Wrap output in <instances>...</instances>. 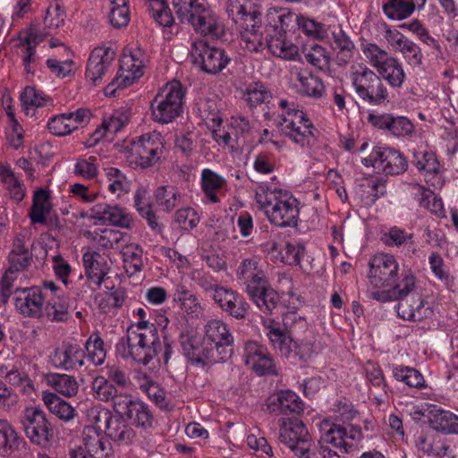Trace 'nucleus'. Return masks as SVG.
Masks as SVG:
<instances>
[{
  "mask_svg": "<svg viewBox=\"0 0 458 458\" xmlns=\"http://www.w3.org/2000/svg\"><path fill=\"white\" fill-rule=\"evenodd\" d=\"M114 59V52L110 47H99L92 50L85 72L86 79L98 85L107 72Z\"/></svg>",
  "mask_w": 458,
  "mask_h": 458,
  "instance_id": "obj_26",
  "label": "nucleus"
},
{
  "mask_svg": "<svg viewBox=\"0 0 458 458\" xmlns=\"http://www.w3.org/2000/svg\"><path fill=\"white\" fill-rule=\"evenodd\" d=\"M394 377L410 387L422 389L427 386L423 375L414 368L395 366L393 369Z\"/></svg>",
  "mask_w": 458,
  "mask_h": 458,
  "instance_id": "obj_48",
  "label": "nucleus"
},
{
  "mask_svg": "<svg viewBox=\"0 0 458 458\" xmlns=\"http://www.w3.org/2000/svg\"><path fill=\"white\" fill-rule=\"evenodd\" d=\"M251 301L263 311H271L279 301V295L265 280L262 283L247 288Z\"/></svg>",
  "mask_w": 458,
  "mask_h": 458,
  "instance_id": "obj_36",
  "label": "nucleus"
},
{
  "mask_svg": "<svg viewBox=\"0 0 458 458\" xmlns=\"http://www.w3.org/2000/svg\"><path fill=\"white\" fill-rule=\"evenodd\" d=\"M90 218L95 225H113L119 228L130 229L133 225L132 216L118 205L101 202L90 208Z\"/></svg>",
  "mask_w": 458,
  "mask_h": 458,
  "instance_id": "obj_16",
  "label": "nucleus"
},
{
  "mask_svg": "<svg viewBox=\"0 0 458 458\" xmlns=\"http://www.w3.org/2000/svg\"><path fill=\"white\" fill-rule=\"evenodd\" d=\"M24 430L30 440L41 446H47L52 437L50 425L44 411L37 407L24 411Z\"/></svg>",
  "mask_w": 458,
  "mask_h": 458,
  "instance_id": "obj_17",
  "label": "nucleus"
},
{
  "mask_svg": "<svg viewBox=\"0 0 458 458\" xmlns=\"http://www.w3.org/2000/svg\"><path fill=\"white\" fill-rule=\"evenodd\" d=\"M107 19L115 29L128 26L131 21L129 0H109Z\"/></svg>",
  "mask_w": 458,
  "mask_h": 458,
  "instance_id": "obj_42",
  "label": "nucleus"
},
{
  "mask_svg": "<svg viewBox=\"0 0 458 458\" xmlns=\"http://www.w3.org/2000/svg\"><path fill=\"white\" fill-rule=\"evenodd\" d=\"M155 199L164 211L169 212L180 203L181 194L174 186H160L156 191Z\"/></svg>",
  "mask_w": 458,
  "mask_h": 458,
  "instance_id": "obj_57",
  "label": "nucleus"
},
{
  "mask_svg": "<svg viewBox=\"0 0 458 458\" xmlns=\"http://www.w3.org/2000/svg\"><path fill=\"white\" fill-rule=\"evenodd\" d=\"M125 416L137 427L149 428L153 425L154 418L148 406L140 400L132 403Z\"/></svg>",
  "mask_w": 458,
  "mask_h": 458,
  "instance_id": "obj_50",
  "label": "nucleus"
},
{
  "mask_svg": "<svg viewBox=\"0 0 458 458\" xmlns=\"http://www.w3.org/2000/svg\"><path fill=\"white\" fill-rule=\"evenodd\" d=\"M53 211L51 192L47 189L36 190L32 195V203L29 210V218L32 225H46Z\"/></svg>",
  "mask_w": 458,
  "mask_h": 458,
  "instance_id": "obj_32",
  "label": "nucleus"
},
{
  "mask_svg": "<svg viewBox=\"0 0 458 458\" xmlns=\"http://www.w3.org/2000/svg\"><path fill=\"white\" fill-rule=\"evenodd\" d=\"M305 59L311 65L320 69H327L330 63V56L325 47L318 44H312L305 49Z\"/></svg>",
  "mask_w": 458,
  "mask_h": 458,
  "instance_id": "obj_64",
  "label": "nucleus"
},
{
  "mask_svg": "<svg viewBox=\"0 0 458 458\" xmlns=\"http://www.w3.org/2000/svg\"><path fill=\"white\" fill-rule=\"evenodd\" d=\"M26 442L6 420H0V453L4 456H20Z\"/></svg>",
  "mask_w": 458,
  "mask_h": 458,
  "instance_id": "obj_30",
  "label": "nucleus"
},
{
  "mask_svg": "<svg viewBox=\"0 0 458 458\" xmlns=\"http://www.w3.org/2000/svg\"><path fill=\"white\" fill-rule=\"evenodd\" d=\"M243 97L247 104L254 107L267 103L271 99L272 94L265 84L255 81L247 85Z\"/></svg>",
  "mask_w": 458,
  "mask_h": 458,
  "instance_id": "obj_54",
  "label": "nucleus"
},
{
  "mask_svg": "<svg viewBox=\"0 0 458 458\" xmlns=\"http://www.w3.org/2000/svg\"><path fill=\"white\" fill-rule=\"evenodd\" d=\"M46 384L65 397H73L79 391V384L74 377L67 374L48 373L45 376Z\"/></svg>",
  "mask_w": 458,
  "mask_h": 458,
  "instance_id": "obj_38",
  "label": "nucleus"
},
{
  "mask_svg": "<svg viewBox=\"0 0 458 458\" xmlns=\"http://www.w3.org/2000/svg\"><path fill=\"white\" fill-rule=\"evenodd\" d=\"M115 351L123 360L148 365L161 351L157 326L149 321L131 324L126 335L116 344Z\"/></svg>",
  "mask_w": 458,
  "mask_h": 458,
  "instance_id": "obj_2",
  "label": "nucleus"
},
{
  "mask_svg": "<svg viewBox=\"0 0 458 458\" xmlns=\"http://www.w3.org/2000/svg\"><path fill=\"white\" fill-rule=\"evenodd\" d=\"M185 90L179 81H172L161 87L150 102L151 118L160 124L175 121L183 113Z\"/></svg>",
  "mask_w": 458,
  "mask_h": 458,
  "instance_id": "obj_6",
  "label": "nucleus"
},
{
  "mask_svg": "<svg viewBox=\"0 0 458 458\" xmlns=\"http://www.w3.org/2000/svg\"><path fill=\"white\" fill-rule=\"evenodd\" d=\"M276 124L281 133L301 149H310L317 142L318 130L308 114L297 108L282 113Z\"/></svg>",
  "mask_w": 458,
  "mask_h": 458,
  "instance_id": "obj_7",
  "label": "nucleus"
},
{
  "mask_svg": "<svg viewBox=\"0 0 458 458\" xmlns=\"http://www.w3.org/2000/svg\"><path fill=\"white\" fill-rule=\"evenodd\" d=\"M291 79L297 91L301 95L320 98L325 93L323 81L306 69L293 66Z\"/></svg>",
  "mask_w": 458,
  "mask_h": 458,
  "instance_id": "obj_28",
  "label": "nucleus"
},
{
  "mask_svg": "<svg viewBox=\"0 0 458 458\" xmlns=\"http://www.w3.org/2000/svg\"><path fill=\"white\" fill-rule=\"evenodd\" d=\"M69 302L64 295L50 300L45 309L46 316L52 321H64L68 317Z\"/></svg>",
  "mask_w": 458,
  "mask_h": 458,
  "instance_id": "obj_63",
  "label": "nucleus"
},
{
  "mask_svg": "<svg viewBox=\"0 0 458 458\" xmlns=\"http://www.w3.org/2000/svg\"><path fill=\"white\" fill-rule=\"evenodd\" d=\"M294 17H296L295 14L286 7L272 6L267 9L266 14L267 26L273 30L274 33L285 32Z\"/></svg>",
  "mask_w": 458,
  "mask_h": 458,
  "instance_id": "obj_41",
  "label": "nucleus"
},
{
  "mask_svg": "<svg viewBox=\"0 0 458 458\" xmlns=\"http://www.w3.org/2000/svg\"><path fill=\"white\" fill-rule=\"evenodd\" d=\"M350 77L356 94L363 101L379 105L387 98V89L381 79L366 65L353 64Z\"/></svg>",
  "mask_w": 458,
  "mask_h": 458,
  "instance_id": "obj_11",
  "label": "nucleus"
},
{
  "mask_svg": "<svg viewBox=\"0 0 458 458\" xmlns=\"http://www.w3.org/2000/svg\"><path fill=\"white\" fill-rule=\"evenodd\" d=\"M237 276L246 284V289L250 284L257 285L266 279L265 274L259 267V259L256 257L242 261L237 269Z\"/></svg>",
  "mask_w": 458,
  "mask_h": 458,
  "instance_id": "obj_39",
  "label": "nucleus"
},
{
  "mask_svg": "<svg viewBox=\"0 0 458 458\" xmlns=\"http://www.w3.org/2000/svg\"><path fill=\"white\" fill-rule=\"evenodd\" d=\"M334 46L336 53V61L339 65L346 64L352 57V51L354 44L347 36V34L339 30L337 32H333Z\"/></svg>",
  "mask_w": 458,
  "mask_h": 458,
  "instance_id": "obj_53",
  "label": "nucleus"
},
{
  "mask_svg": "<svg viewBox=\"0 0 458 458\" xmlns=\"http://www.w3.org/2000/svg\"><path fill=\"white\" fill-rule=\"evenodd\" d=\"M194 47L201 68L208 73L215 74L221 72L230 61L223 49L211 47L205 41H199Z\"/></svg>",
  "mask_w": 458,
  "mask_h": 458,
  "instance_id": "obj_25",
  "label": "nucleus"
},
{
  "mask_svg": "<svg viewBox=\"0 0 458 458\" xmlns=\"http://www.w3.org/2000/svg\"><path fill=\"white\" fill-rule=\"evenodd\" d=\"M42 400L49 411L59 419L68 421L74 418L75 410L66 401L61 399L56 394L44 391Z\"/></svg>",
  "mask_w": 458,
  "mask_h": 458,
  "instance_id": "obj_40",
  "label": "nucleus"
},
{
  "mask_svg": "<svg viewBox=\"0 0 458 458\" xmlns=\"http://www.w3.org/2000/svg\"><path fill=\"white\" fill-rule=\"evenodd\" d=\"M199 186L205 204H218L228 190L226 179L209 168L201 170Z\"/></svg>",
  "mask_w": 458,
  "mask_h": 458,
  "instance_id": "obj_22",
  "label": "nucleus"
},
{
  "mask_svg": "<svg viewBox=\"0 0 458 458\" xmlns=\"http://www.w3.org/2000/svg\"><path fill=\"white\" fill-rule=\"evenodd\" d=\"M317 427L319 443L331 445L341 454H349L359 450L364 438L360 427L352 424L344 427L330 419H324Z\"/></svg>",
  "mask_w": 458,
  "mask_h": 458,
  "instance_id": "obj_8",
  "label": "nucleus"
},
{
  "mask_svg": "<svg viewBox=\"0 0 458 458\" xmlns=\"http://www.w3.org/2000/svg\"><path fill=\"white\" fill-rule=\"evenodd\" d=\"M263 45L264 48L260 52L267 48L273 55L282 59L295 60L299 54L298 47L285 39V32L270 35Z\"/></svg>",
  "mask_w": 458,
  "mask_h": 458,
  "instance_id": "obj_37",
  "label": "nucleus"
},
{
  "mask_svg": "<svg viewBox=\"0 0 458 458\" xmlns=\"http://www.w3.org/2000/svg\"><path fill=\"white\" fill-rule=\"evenodd\" d=\"M212 289L213 300L222 310L237 319L245 317L248 304L238 293L220 285H215Z\"/></svg>",
  "mask_w": 458,
  "mask_h": 458,
  "instance_id": "obj_23",
  "label": "nucleus"
},
{
  "mask_svg": "<svg viewBox=\"0 0 458 458\" xmlns=\"http://www.w3.org/2000/svg\"><path fill=\"white\" fill-rule=\"evenodd\" d=\"M400 266L394 255L377 253L369 261L368 279L374 288L391 286L398 280Z\"/></svg>",
  "mask_w": 458,
  "mask_h": 458,
  "instance_id": "obj_14",
  "label": "nucleus"
},
{
  "mask_svg": "<svg viewBox=\"0 0 458 458\" xmlns=\"http://www.w3.org/2000/svg\"><path fill=\"white\" fill-rule=\"evenodd\" d=\"M51 363L64 370L79 369L84 365L85 351L77 344L56 349L51 356Z\"/></svg>",
  "mask_w": 458,
  "mask_h": 458,
  "instance_id": "obj_31",
  "label": "nucleus"
},
{
  "mask_svg": "<svg viewBox=\"0 0 458 458\" xmlns=\"http://www.w3.org/2000/svg\"><path fill=\"white\" fill-rule=\"evenodd\" d=\"M85 351L88 360L95 366L102 365L106 360V351L98 333H93L86 341Z\"/></svg>",
  "mask_w": 458,
  "mask_h": 458,
  "instance_id": "obj_59",
  "label": "nucleus"
},
{
  "mask_svg": "<svg viewBox=\"0 0 458 458\" xmlns=\"http://www.w3.org/2000/svg\"><path fill=\"white\" fill-rule=\"evenodd\" d=\"M279 437L299 458H317L310 449V434L301 420L284 418L280 422Z\"/></svg>",
  "mask_w": 458,
  "mask_h": 458,
  "instance_id": "obj_12",
  "label": "nucleus"
},
{
  "mask_svg": "<svg viewBox=\"0 0 458 458\" xmlns=\"http://www.w3.org/2000/svg\"><path fill=\"white\" fill-rule=\"evenodd\" d=\"M267 409L275 415L300 414L304 411V403L293 391L280 390L267 398Z\"/></svg>",
  "mask_w": 458,
  "mask_h": 458,
  "instance_id": "obj_24",
  "label": "nucleus"
},
{
  "mask_svg": "<svg viewBox=\"0 0 458 458\" xmlns=\"http://www.w3.org/2000/svg\"><path fill=\"white\" fill-rule=\"evenodd\" d=\"M151 17L161 27L170 28L174 19L169 8L167 0H147Z\"/></svg>",
  "mask_w": 458,
  "mask_h": 458,
  "instance_id": "obj_55",
  "label": "nucleus"
},
{
  "mask_svg": "<svg viewBox=\"0 0 458 458\" xmlns=\"http://www.w3.org/2000/svg\"><path fill=\"white\" fill-rule=\"evenodd\" d=\"M99 171L98 158L95 156H84L76 159L73 174L86 180L97 177Z\"/></svg>",
  "mask_w": 458,
  "mask_h": 458,
  "instance_id": "obj_61",
  "label": "nucleus"
},
{
  "mask_svg": "<svg viewBox=\"0 0 458 458\" xmlns=\"http://www.w3.org/2000/svg\"><path fill=\"white\" fill-rule=\"evenodd\" d=\"M87 454L93 458H111L113 451L110 442L93 428H84L82 444Z\"/></svg>",
  "mask_w": 458,
  "mask_h": 458,
  "instance_id": "obj_35",
  "label": "nucleus"
},
{
  "mask_svg": "<svg viewBox=\"0 0 458 458\" xmlns=\"http://www.w3.org/2000/svg\"><path fill=\"white\" fill-rule=\"evenodd\" d=\"M32 253L25 246V237L17 235L9 254V267L2 276L0 282V301L6 303L12 295L13 284L21 273L25 271L31 263Z\"/></svg>",
  "mask_w": 458,
  "mask_h": 458,
  "instance_id": "obj_10",
  "label": "nucleus"
},
{
  "mask_svg": "<svg viewBox=\"0 0 458 458\" xmlns=\"http://www.w3.org/2000/svg\"><path fill=\"white\" fill-rule=\"evenodd\" d=\"M377 72L394 88H400L405 79L403 64L394 57L389 59Z\"/></svg>",
  "mask_w": 458,
  "mask_h": 458,
  "instance_id": "obj_51",
  "label": "nucleus"
},
{
  "mask_svg": "<svg viewBox=\"0 0 458 458\" xmlns=\"http://www.w3.org/2000/svg\"><path fill=\"white\" fill-rule=\"evenodd\" d=\"M198 110L199 116L206 123V124L209 127H212L214 140L219 145H229L232 140L230 134L224 130L215 129L221 123V118L219 116L216 102L210 99L200 100L198 103Z\"/></svg>",
  "mask_w": 458,
  "mask_h": 458,
  "instance_id": "obj_29",
  "label": "nucleus"
},
{
  "mask_svg": "<svg viewBox=\"0 0 458 458\" xmlns=\"http://www.w3.org/2000/svg\"><path fill=\"white\" fill-rule=\"evenodd\" d=\"M123 267L126 273L131 276L141 271L143 267L142 248L136 243H129L122 249Z\"/></svg>",
  "mask_w": 458,
  "mask_h": 458,
  "instance_id": "obj_45",
  "label": "nucleus"
},
{
  "mask_svg": "<svg viewBox=\"0 0 458 458\" xmlns=\"http://www.w3.org/2000/svg\"><path fill=\"white\" fill-rule=\"evenodd\" d=\"M361 163L377 173L386 174H399L407 167L406 160L399 151L382 146L374 147L369 157L361 159Z\"/></svg>",
  "mask_w": 458,
  "mask_h": 458,
  "instance_id": "obj_15",
  "label": "nucleus"
},
{
  "mask_svg": "<svg viewBox=\"0 0 458 458\" xmlns=\"http://www.w3.org/2000/svg\"><path fill=\"white\" fill-rule=\"evenodd\" d=\"M165 148L162 134L157 131L143 133L127 147L126 157L135 167L147 168L156 165Z\"/></svg>",
  "mask_w": 458,
  "mask_h": 458,
  "instance_id": "obj_9",
  "label": "nucleus"
},
{
  "mask_svg": "<svg viewBox=\"0 0 458 458\" xmlns=\"http://www.w3.org/2000/svg\"><path fill=\"white\" fill-rule=\"evenodd\" d=\"M129 119L130 111L126 107L116 109L112 114L106 115L101 125L90 135L87 143L88 146H95L104 139L111 140L127 124Z\"/></svg>",
  "mask_w": 458,
  "mask_h": 458,
  "instance_id": "obj_21",
  "label": "nucleus"
},
{
  "mask_svg": "<svg viewBox=\"0 0 458 458\" xmlns=\"http://www.w3.org/2000/svg\"><path fill=\"white\" fill-rule=\"evenodd\" d=\"M415 282L414 275L411 271H404L401 280L390 286L399 299L395 310L403 320L421 321L433 314L427 298L419 293H413Z\"/></svg>",
  "mask_w": 458,
  "mask_h": 458,
  "instance_id": "obj_5",
  "label": "nucleus"
},
{
  "mask_svg": "<svg viewBox=\"0 0 458 458\" xmlns=\"http://www.w3.org/2000/svg\"><path fill=\"white\" fill-rule=\"evenodd\" d=\"M233 341L228 326L219 319H211L205 325L202 339L192 329L180 335L184 356L192 365L200 368L224 362L230 358Z\"/></svg>",
  "mask_w": 458,
  "mask_h": 458,
  "instance_id": "obj_1",
  "label": "nucleus"
},
{
  "mask_svg": "<svg viewBox=\"0 0 458 458\" xmlns=\"http://www.w3.org/2000/svg\"><path fill=\"white\" fill-rule=\"evenodd\" d=\"M14 294V305L16 310L25 317L40 318L43 314L44 297L39 287H14L12 294Z\"/></svg>",
  "mask_w": 458,
  "mask_h": 458,
  "instance_id": "obj_19",
  "label": "nucleus"
},
{
  "mask_svg": "<svg viewBox=\"0 0 458 458\" xmlns=\"http://www.w3.org/2000/svg\"><path fill=\"white\" fill-rule=\"evenodd\" d=\"M89 116V110L80 108L75 112L64 113L51 117L47 122V128L54 135L65 136L84 124Z\"/></svg>",
  "mask_w": 458,
  "mask_h": 458,
  "instance_id": "obj_27",
  "label": "nucleus"
},
{
  "mask_svg": "<svg viewBox=\"0 0 458 458\" xmlns=\"http://www.w3.org/2000/svg\"><path fill=\"white\" fill-rule=\"evenodd\" d=\"M181 21L191 24L197 33L204 36H218L222 31V23L217 14L205 2L195 6V9Z\"/></svg>",
  "mask_w": 458,
  "mask_h": 458,
  "instance_id": "obj_18",
  "label": "nucleus"
},
{
  "mask_svg": "<svg viewBox=\"0 0 458 458\" xmlns=\"http://www.w3.org/2000/svg\"><path fill=\"white\" fill-rule=\"evenodd\" d=\"M47 33H43L35 27L28 28L19 34L22 61L27 73L32 72L30 64L35 61L36 47L44 39Z\"/></svg>",
  "mask_w": 458,
  "mask_h": 458,
  "instance_id": "obj_34",
  "label": "nucleus"
},
{
  "mask_svg": "<svg viewBox=\"0 0 458 458\" xmlns=\"http://www.w3.org/2000/svg\"><path fill=\"white\" fill-rule=\"evenodd\" d=\"M255 199L271 225L279 228L297 225L300 201L290 191L261 184L256 191Z\"/></svg>",
  "mask_w": 458,
  "mask_h": 458,
  "instance_id": "obj_3",
  "label": "nucleus"
},
{
  "mask_svg": "<svg viewBox=\"0 0 458 458\" xmlns=\"http://www.w3.org/2000/svg\"><path fill=\"white\" fill-rule=\"evenodd\" d=\"M144 73V54L140 49L125 52L120 59L118 75L105 88V95L114 97L119 89L131 86Z\"/></svg>",
  "mask_w": 458,
  "mask_h": 458,
  "instance_id": "obj_13",
  "label": "nucleus"
},
{
  "mask_svg": "<svg viewBox=\"0 0 458 458\" xmlns=\"http://www.w3.org/2000/svg\"><path fill=\"white\" fill-rule=\"evenodd\" d=\"M226 12L242 28V47L250 52L259 53L264 48L259 31V5L257 0H228Z\"/></svg>",
  "mask_w": 458,
  "mask_h": 458,
  "instance_id": "obj_4",
  "label": "nucleus"
},
{
  "mask_svg": "<svg viewBox=\"0 0 458 458\" xmlns=\"http://www.w3.org/2000/svg\"><path fill=\"white\" fill-rule=\"evenodd\" d=\"M416 7L411 1L388 0L383 4V11L388 19L402 21L411 15Z\"/></svg>",
  "mask_w": 458,
  "mask_h": 458,
  "instance_id": "obj_52",
  "label": "nucleus"
},
{
  "mask_svg": "<svg viewBox=\"0 0 458 458\" xmlns=\"http://www.w3.org/2000/svg\"><path fill=\"white\" fill-rule=\"evenodd\" d=\"M83 266L89 287L95 291L100 287L107 274L106 265L101 255L96 251H86L82 257Z\"/></svg>",
  "mask_w": 458,
  "mask_h": 458,
  "instance_id": "obj_33",
  "label": "nucleus"
},
{
  "mask_svg": "<svg viewBox=\"0 0 458 458\" xmlns=\"http://www.w3.org/2000/svg\"><path fill=\"white\" fill-rule=\"evenodd\" d=\"M416 167L425 173V175L435 174L439 172L440 165L435 153L426 148H419L413 152Z\"/></svg>",
  "mask_w": 458,
  "mask_h": 458,
  "instance_id": "obj_49",
  "label": "nucleus"
},
{
  "mask_svg": "<svg viewBox=\"0 0 458 458\" xmlns=\"http://www.w3.org/2000/svg\"><path fill=\"white\" fill-rule=\"evenodd\" d=\"M106 176L108 182V191L117 198L129 191L130 182L119 169L115 167L106 168Z\"/></svg>",
  "mask_w": 458,
  "mask_h": 458,
  "instance_id": "obj_58",
  "label": "nucleus"
},
{
  "mask_svg": "<svg viewBox=\"0 0 458 458\" xmlns=\"http://www.w3.org/2000/svg\"><path fill=\"white\" fill-rule=\"evenodd\" d=\"M106 291L95 296V301L103 311L107 312L112 308H119L124 302L125 291L122 288L106 287Z\"/></svg>",
  "mask_w": 458,
  "mask_h": 458,
  "instance_id": "obj_47",
  "label": "nucleus"
},
{
  "mask_svg": "<svg viewBox=\"0 0 458 458\" xmlns=\"http://www.w3.org/2000/svg\"><path fill=\"white\" fill-rule=\"evenodd\" d=\"M0 179L13 199L21 201L24 199L26 189L9 165L0 163Z\"/></svg>",
  "mask_w": 458,
  "mask_h": 458,
  "instance_id": "obj_43",
  "label": "nucleus"
},
{
  "mask_svg": "<svg viewBox=\"0 0 458 458\" xmlns=\"http://www.w3.org/2000/svg\"><path fill=\"white\" fill-rule=\"evenodd\" d=\"M87 420L89 424L85 428H93L97 433H105L111 419L112 412L103 406L98 405L87 411Z\"/></svg>",
  "mask_w": 458,
  "mask_h": 458,
  "instance_id": "obj_56",
  "label": "nucleus"
},
{
  "mask_svg": "<svg viewBox=\"0 0 458 458\" xmlns=\"http://www.w3.org/2000/svg\"><path fill=\"white\" fill-rule=\"evenodd\" d=\"M21 102L26 112L30 109L51 106L54 100L43 91L32 86H27L21 94Z\"/></svg>",
  "mask_w": 458,
  "mask_h": 458,
  "instance_id": "obj_46",
  "label": "nucleus"
},
{
  "mask_svg": "<svg viewBox=\"0 0 458 458\" xmlns=\"http://www.w3.org/2000/svg\"><path fill=\"white\" fill-rule=\"evenodd\" d=\"M105 434L115 441L123 443L131 442L135 436L134 431L125 423L123 417L114 413L111 415Z\"/></svg>",
  "mask_w": 458,
  "mask_h": 458,
  "instance_id": "obj_44",
  "label": "nucleus"
},
{
  "mask_svg": "<svg viewBox=\"0 0 458 458\" xmlns=\"http://www.w3.org/2000/svg\"><path fill=\"white\" fill-rule=\"evenodd\" d=\"M431 425L437 431L458 435V415L450 411H440L434 416Z\"/></svg>",
  "mask_w": 458,
  "mask_h": 458,
  "instance_id": "obj_60",
  "label": "nucleus"
},
{
  "mask_svg": "<svg viewBox=\"0 0 458 458\" xmlns=\"http://www.w3.org/2000/svg\"><path fill=\"white\" fill-rule=\"evenodd\" d=\"M243 360L252 371L258 376L276 374L274 360L264 345L254 341L245 344Z\"/></svg>",
  "mask_w": 458,
  "mask_h": 458,
  "instance_id": "obj_20",
  "label": "nucleus"
},
{
  "mask_svg": "<svg viewBox=\"0 0 458 458\" xmlns=\"http://www.w3.org/2000/svg\"><path fill=\"white\" fill-rule=\"evenodd\" d=\"M305 254L306 249L302 242H286L281 249V257L279 262L290 266L300 265Z\"/></svg>",
  "mask_w": 458,
  "mask_h": 458,
  "instance_id": "obj_62",
  "label": "nucleus"
}]
</instances>
